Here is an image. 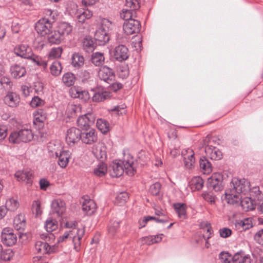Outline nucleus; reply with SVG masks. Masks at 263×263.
<instances>
[{
	"label": "nucleus",
	"mask_w": 263,
	"mask_h": 263,
	"mask_svg": "<svg viewBox=\"0 0 263 263\" xmlns=\"http://www.w3.org/2000/svg\"><path fill=\"white\" fill-rule=\"evenodd\" d=\"M134 158L129 154L125 155L122 161H114L109 170L112 177H119L124 172L129 176L135 174L136 170L134 166Z\"/></svg>",
	"instance_id": "obj_1"
},
{
	"label": "nucleus",
	"mask_w": 263,
	"mask_h": 263,
	"mask_svg": "<svg viewBox=\"0 0 263 263\" xmlns=\"http://www.w3.org/2000/svg\"><path fill=\"white\" fill-rule=\"evenodd\" d=\"M203 145L205 146V153L208 157L212 160H219L222 157L221 151L214 146L216 144L217 139L210 135H208L203 140Z\"/></svg>",
	"instance_id": "obj_2"
},
{
	"label": "nucleus",
	"mask_w": 263,
	"mask_h": 263,
	"mask_svg": "<svg viewBox=\"0 0 263 263\" xmlns=\"http://www.w3.org/2000/svg\"><path fill=\"white\" fill-rule=\"evenodd\" d=\"M231 190L239 195H246L250 190V183L245 179L233 178L231 182Z\"/></svg>",
	"instance_id": "obj_3"
},
{
	"label": "nucleus",
	"mask_w": 263,
	"mask_h": 263,
	"mask_svg": "<svg viewBox=\"0 0 263 263\" xmlns=\"http://www.w3.org/2000/svg\"><path fill=\"white\" fill-rule=\"evenodd\" d=\"M33 136L30 129H24L18 132L12 133L9 137V141L12 143L21 142H27L33 139Z\"/></svg>",
	"instance_id": "obj_4"
},
{
	"label": "nucleus",
	"mask_w": 263,
	"mask_h": 263,
	"mask_svg": "<svg viewBox=\"0 0 263 263\" xmlns=\"http://www.w3.org/2000/svg\"><path fill=\"white\" fill-rule=\"evenodd\" d=\"M77 224L78 222L74 220L68 221L65 224L66 228L72 229V230L74 231L73 232V235H74L72 236V241L75 249H77V248L80 247L81 245L80 240L83 237L85 233V230L84 228H76Z\"/></svg>",
	"instance_id": "obj_5"
},
{
	"label": "nucleus",
	"mask_w": 263,
	"mask_h": 263,
	"mask_svg": "<svg viewBox=\"0 0 263 263\" xmlns=\"http://www.w3.org/2000/svg\"><path fill=\"white\" fill-rule=\"evenodd\" d=\"M53 23L54 19L47 20L46 17H43L36 23L35 29L39 34L45 36L52 30Z\"/></svg>",
	"instance_id": "obj_6"
},
{
	"label": "nucleus",
	"mask_w": 263,
	"mask_h": 263,
	"mask_svg": "<svg viewBox=\"0 0 263 263\" xmlns=\"http://www.w3.org/2000/svg\"><path fill=\"white\" fill-rule=\"evenodd\" d=\"M222 181L223 176L221 173H213L208 179V186L212 188L215 192L220 191L223 189Z\"/></svg>",
	"instance_id": "obj_7"
},
{
	"label": "nucleus",
	"mask_w": 263,
	"mask_h": 263,
	"mask_svg": "<svg viewBox=\"0 0 263 263\" xmlns=\"http://www.w3.org/2000/svg\"><path fill=\"white\" fill-rule=\"evenodd\" d=\"M1 241L6 246H12L16 242L17 236L12 229L5 228L1 232Z\"/></svg>",
	"instance_id": "obj_8"
},
{
	"label": "nucleus",
	"mask_w": 263,
	"mask_h": 263,
	"mask_svg": "<svg viewBox=\"0 0 263 263\" xmlns=\"http://www.w3.org/2000/svg\"><path fill=\"white\" fill-rule=\"evenodd\" d=\"M81 131L74 127L67 129L66 135V141L70 146H73L81 139Z\"/></svg>",
	"instance_id": "obj_9"
},
{
	"label": "nucleus",
	"mask_w": 263,
	"mask_h": 263,
	"mask_svg": "<svg viewBox=\"0 0 263 263\" xmlns=\"http://www.w3.org/2000/svg\"><path fill=\"white\" fill-rule=\"evenodd\" d=\"M123 28L126 34L131 35L140 32L141 24L137 20H130L124 22Z\"/></svg>",
	"instance_id": "obj_10"
},
{
	"label": "nucleus",
	"mask_w": 263,
	"mask_h": 263,
	"mask_svg": "<svg viewBox=\"0 0 263 263\" xmlns=\"http://www.w3.org/2000/svg\"><path fill=\"white\" fill-rule=\"evenodd\" d=\"M95 120L96 118L93 114L87 113L78 118L77 124L83 130L88 129L90 126L94 124Z\"/></svg>",
	"instance_id": "obj_11"
},
{
	"label": "nucleus",
	"mask_w": 263,
	"mask_h": 263,
	"mask_svg": "<svg viewBox=\"0 0 263 263\" xmlns=\"http://www.w3.org/2000/svg\"><path fill=\"white\" fill-rule=\"evenodd\" d=\"M99 79L108 84L114 81L115 74L112 69L107 66L102 67L98 72Z\"/></svg>",
	"instance_id": "obj_12"
},
{
	"label": "nucleus",
	"mask_w": 263,
	"mask_h": 263,
	"mask_svg": "<svg viewBox=\"0 0 263 263\" xmlns=\"http://www.w3.org/2000/svg\"><path fill=\"white\" fill-rule=\"evenodd\" d=\"M83 132H81V139L83 143L91 145L96 142L98 140L97 134L95 129H84Z\"/></svg>",
	"instance_id": "obj_13"
},
{
	"label": "nucleus",
	"mask_w": 263,
	"mask_h": 263,
	"mask_svg": "<svg viewBox=\"0 0 263 263\" xmlns=\"http://www.w3.org/2000/svg\"><path fill=\"white\" fill-rule=\"evenodd\" d=\"M129 55L128 49L123 45H119L116 46L113 51L114 58L119 62L126 60L128 58Z\"/></svg>",
	"instance_id": "obj_14"
},
{
	"label": "nucleus",
	"mask_w": 263,
	"mask_h": 263,
	"mask_svg": "<svg viewBox=\"0 0 263 263\" xmlns=\"http://www.w3.org/2000/svg\"><path fill=\"white\" fill-rule=\"evenodd\" d=\"M15 177L18 181H24L26 184L31 185L33 178V171L30 169H25L22 171H19L15 173Z\"/></svg>",
	"instance_id": "obj_15"
},
{
	"label": "nucleus",
	"mask_w": 263,
	"mask_h": 263,
	"mask_svg": "<svg viewBox=\"0 0 263 263\" xmlns=\"http://www.w3.org/2000/svg\"><path fill=\"white\" fill-rule=\"evenodd\" d=\"M14 52L17 56L24 59H29L33 55L31 48L25 44L16 46L14 49Z\"/></svg>",
	"instance_id": "obj_16"
},
{
	"label": "nucleus",
	"mask_w": 263,
	"mask_h": 263,
	"mask_svg": "<svg viewBox=\"0 0 263 263\" xmlns=\"http://www.w3.org/2000/svg\"><path fill=\"white\" fill-rule=\"evenodd\" d=\"M4 101L6 105L10 107H16L20 104V96L14 92L8 91L4 98Z\"/></svg>",
	"instance_id": "obj_17"
},
{
	"label": "nucleus",
	"mask_w": 263,
	"mask_h": 263,
	"mask_svg": "<svg viewBox=\"0 0 263 263\" xmlns=\"http://www.w3.org/2000/svg\"><path fill=\"white\" fill-rule=\"evenodd\" d=\"M69 93L72 98H79L85 102L90 98L87 91L83 90L82 88L78 86L71 87L69 90Z\"/></svg>",
	"instance_id": "obj_18"
},
{
	"label": "nucleus",
	"mask_w": 263,
	"mask_h": 263,
	"mask_svg": "<svg viewBox=\"0 0 263 263\" xmlns=\"http://www.w3.org/2000/svg\"><path fill=\"white\" fill-rule=\"evenodd\" d=\"M233 263H253L249 254H247L245 251L240 250L234 254L232 258Z\"/></svg>",
	"instance_id": "obj_19"
},
{
	"label": "nucleus",
	"mask_w": 263,
	"mask_h": 263,
	"mask_svg": "<svg viewBox=\"0 0 263 263\" xmlns=\"http://www.w3.org/2000/svg\"><path fill=\"white\" fill-rule=\"evenodd\" d=\"M83 201H82V210L87 215L92 214L96 209V204L95 201L88 197L83 198Z\"/></svg>",
	"instance_id": "obj_20"
},
{
	"label": "nucleus",
	"mask_w": 263,
	"mask_h": 263,
	"mask_svg": "<svg viewBox=\"0 0 263 263\" xmlns=\"http://www.w3.org/2000/svg\"><path fill=\"white\" fill-rule=\"evenodd\" d=\"M35 249L37 253L41 254H50L55 251L54 246L51 247L46 242L42 241L36 242Z\"/></svg>",
	"instance_id": "obj_21"
},
{
	"label": "nucleus",
	"mask_w": 263,
	"mask_h": 263,
	"mask_svg": "<svg viewBox=\"0 0 263 263\" xmlns=\"http://www.w3.org/2000/svg\"><path fill=\"white\" fill-rule=\"evenodd\" d=\"M111 97L110 93L102 88H97L92 96V100L94 102H103Z\"/></svg>",
	"instance_id": "obj_22"
},
{
	"label": "nucleus",
	"mask_w": 263,
	"mask_h": 263,
	"mask_svg": "<svg viewBox=\"0 0 263 263\" xmlns=\"http://www.w3.org/2000/svg\"><path fill=\"white\" fill-rule=\"evenodd\" d=\"M96 44L98 45H104L109 40V34L101 29H97L94 35Z\"/></svg>",
	"instance_id": "obj_23"
},
{
	"label": "nucleus",
	"mask_w": 263,
	"mask_h": 263,
	"mask_svg": "<svg viewBox=\"0 0 263 263\" xmlns=\"http://www.w3.org/2000/svg\"><path fill=\"white\" fill-rule=\"evenodd\" d=\"M92 153L98 160L103 161L107 158L106 147L103 144L96 145L92 148Z\"/></svg>",
	"instance_id": "obj_24"
},
{
	"label": "nucleus",
	"mask_w": 263,
	"mask_h": 263,
	"mask_svg": "<svg viewBox=\"0 0 263 263\" xmlns=\"http://www.w3.org/2000/svg\"><path fill=\"white\" fill-rule=\"evenodd\" d=\"M51 208L53 213H56L58 216H60L65 211V203L60 199L54 200L51 204Z\"/></svg>",
	"instance_id": "obj_25"
},
{
	"label": "nucleus",
	"mask_w": 263,
	"mask_h": 263,
	"mask_svg": "<svg viewBox=\"0 0 263 263\" xmlns=\"http://www.w3.org/2000/svg\"><path fill=\"white\" fill-rule=\"evenodd\" d=\"M92 12L88 9L79 10L75 14L76 20L80 23H84L86 20L90 19L92 16Z\"/></svg>",
	"instance_id": "obj_26"
},
{
	"label": "nucleus",
	"mask_w": 263,
	"mask_h": 263,
	"mask_svg": "<svg viewBox=\"0 0 263 263\" xmlns=\"http://www.w3.org/2000/svg\"><path fill=\"white\" fill-rule=\"evenodd\" d=\"M71 64L76 69L81 68L84 64V57L79 52H74L71 58Z\"/></svg>",
	"instance_id": "obj_27"
},
{
	"label": "nucleus",
	"mask_w": 263,
	"mask_h": 263,
	"mask_svg": "<svg viewBox=\"0 0 263 263\" xmlns=\"http://www.w3.org/2000/svg\"><path fill=\"white\" fill-rule=\"evenodd\" d=\"M11 74L14 78H20L26 73L25 68L23 66L15 64L10 68Z\"/></svg>",
	"instance_id": "obj_28"
},
{
	"label": "nucleus",
	"mask_w": 263,
	"mask_h": 263,
	"mask_svg": "<svg viewBox=\"0 0 263 263\" xmlns=\"http://www.w3.org/2000/svg\"><path fill=\"white\" fill-rule=\"evenodd\" d=\"M235 226L239 231H246L253 227L251 220L250 218H245L243 220L236 221Z\"/></svg>",
	"instance_id": "obj_29"
},
{
	"label": "nucleus",
	"mask_w": 263,
	"mask_h": 263,
	"mask_svg": "<svg viewBox=\"0 0 263 263\" xmlns=\"http://www.w3.org/2000/svg\"><path fill=\"white\" fill-rule=\"evenodd\" d=\"M13 226L14 228L18 231L24 230L26 227V219L23 214H19L15 217Z\"/></svg>",
	"instance_id": "obj_30"
},
{
	"label": "nucleus",
	"mask_w": 263,
	"mask_h": 263,
	"mask_svg": "<svg viewBox=\"0 0 263 263\" xmlns=\"http://www.w3.org/2000/svg\"><path fill=\"white\" fill-rule=\"evenodd\" d=\"M55 156L59 157L58 164L62 168H65L69 162L70 154L68 151H63L61 152L60 155L55 152Z\"/></svg>",
	"instance_id": "obj_31"
},
{
	"label": "nucleus",
	"mask_w": 263,
	"mask_h": 263,
	"mask_svg": "<svg viewBox=\"0 0 263 263\" xmlns=\"http://www.w3.org/2000/svg\"><path fill=\"white\" fill-rule=\"evenodd\" d=\"M240 202L242 209L246 212L252 211L256 208V203L250 197L241 198Z\"/></svg>",
	"instance_id": "obj_32"
},
{
	"label": "nucleus",
	"mask_w": 263,
	"mask_h": 263,
	"mask_svg": "<svg viewBox=\"0 0 263 263\" xmlns=\"http://www.w3.org/2000/svg\"><path fill=\"white\" fill-rule=\"evenodd\" d=\"M226 198L228 201V203L230 204H237L240 202L242 197H240V195L237 194L236 193L233 192L230 189V193L227 191L226 193Z\"/></svg>",
	"instance_id": "obj_33"
},
{
	"label": "nucleus",
	"mask_w": 263,
	"mask_h": 263,
	"mask_svg": "<svg viewBox=\"0 0 263 263\" xmlns=\"http://www.w3.org/2000/svg\"><path fill=\"white\" fill-rule=\"evenodd\" d=\"M48 41L52 44H59L63 37L58 30H51L48 34Z\"/></svg>",
	"instance_id": "obj_34"
},
{
	"label": "nucleus",
	"mask_w": 263,
	"mask_h": 263,
	"mask_svg": "<svg viewBox=\"0 0 263 263\" xmlns=\"http://www.w3.org/2000/svg\"><path fill=\"white\" fill-rule=\"evenodd\" d=\"M200 169L204 174H210L212 171V166L211 162L205 157H202L199 160Z\"/></svg>",
	"instance_id": "obj_35"
},
{
	"label": "nucleus",
	"mask_w": 263,
	"mask_h": 263,
	"mask_svg": "<svg viewBox=\"0 0 263 263\" xmlns=\"http://www.w3.org/2000/svg\"><path fill=\"white\" fill-rule=\"evenodd\" d=\"M204 181L200 176L193 178L190 182V186L193 191H199L203 186Z\"/></svg>",
	"instance_id": "obj_36"
},
{
	"label": "nucleus",
	"mask_w": 263,
	"mask_h": 263,
	"mask_svg": "<svg viewBox=\"0 0 263 263\" xmlns=\"http://www.w3.org/2000/svg\"><path fill=\"white\" fill-rule=\"evenodd\" d=\"M76 79V77L73 73L68 72L63 76L62 81L64 85L70 87L74 84Z\"/></svg>",
	"instance_id": "obj_37"
},
{
	"label": "nucleus",
	"mask_w": 263,
	"mask_h": 263,
	"mask_svg": "<svg viewBox=\"0 0 263 263\" xmlns=\"http://www.w3.org/2000/svg\"><path fill=\"white\" fill-rule=\"evenodd\" d=\"M58 31L62 36L69 34L72 30V26L66 22L61 23L58 27Z\"/></svg>",
	"instance_id": "obj_38"
},
{
	"label": "nucleus",
	"mask_w": 263,
	"mask_h": 263,
	"mask_svg": "<svg viewBox=\"0 0 263 263\" xmlns=\"http://www.w3.org/2000/svg\"><path fill=\"white\" fill-rule=\"evenodd\" d=\"M104 54L103 53L96 52L93 53L91 55V61L96 66L103 65L104 62Z\"/></svg>",
	"instance_id": "obj_39"
},
{
	"label": "nucleus",
	"mask_w": 263,
	"mask_h": 263,
	"mask_svg": "<svg viewBox=\"0 0 263 263\" xmlns=\"http://www.w3.org/2000/svg\"><path fill=\"white\" fill-rule=\"evenodd\" d=\"M96 125L98 129L104 134H106L109 130V124L104 119H98Z\"/></svg>",
	"instance_id": "obj_40"
},
{
	"label": "nucleus",
	"mask_w": 263,
	"mask_h": 263,
	"mask_svg": "<svg viewBox=\"0 0 263 263\" xmlns=\"http://www.w3.org/2000/svg\"><path fill=\"white\" fill-rule=\"evenodd\" d=\"M107 165L105 163L100 162L96 168H94V174L98 177H103L107 173Z\"/></svg>",
	"instance_id": "obj_41"
},
{
	"label": "nucleus",
	"mask_w": 263,
	"mask_h": 263,
	"mask_svg": "<svg viewBox=\"0 0 263 263\" xmlns=\"http://www.w3.org/2000/svg\"><path fill=\"white\" fill-rule=\"evenodd\" d=\"M35 65L46 70L47 67V61L43 58L33 54L30 59Z\"/></svg>",
	"instance_id": "obj_42"
},
{
	"label": "nucleus",
	"mask_w": 263,
	"mask_h": 263,
	"mask_svg": "<svg viewBox=\"0 0 263 263\" xmlns=\"http://www.w3.org/2000/svg\"><path fill=\"white\" fill-rule=\"evenodd\" d=\"M174 208L180 218L185 219L186 217L185 205L183 203H176L174 204Z\"/></svg>",
	"instance_id": "obj_43"
},
{
	"label": "nucleus",
	"mask_w": 263,
	"mask_h": 263,
	"mask_svg": "<svg viewBox=\"0 0 263 263\" xmlns=\"http://www.w3.org/2000/svg\"><path fill=\"white\" fill-rule=\"evenodd\" d=\"M34 124L37 122L43 123L46 119V113L43 109H39L33 113Z\"/></svg>",
	"instance_id": "obj_44"
},
{
	"label": "nucleus",
	"mask_w": 263,
	"mask_h": 263,
	"mask_svg": "<svg viewBox=\"0 0 263 263\" xmlns=\"http://www.w3.org/2000/svg\"><path fill=\"white\" fill-rule=\"evenodd\" d=\"M62 70L61 63L58 61H54L50 67V73L52 76H59Z\"/></svg>",
	"instance_id": "obj_45"
},
{
	"label": "nucleus",
	"mask_w": 263,
	"mask_h": 263,
	"mask_svg": "<svg viewBox=\"0 0 263 263\" xmlns=\"http://www.w3.org/2000/svg\"><path fill=\"white\" fill-rule=\"evenodd\" d=\"M83 49L87 52L93 51L95 49V44L93 41L89 37H86L84 39L83 42Z\"/></svg>",
	"instance_id": "obj_46"
},
{
	"label": "nucleus",
	"mask_w": 263,
	"mask_h": 263,
	"mask_svg": "<svg viewBox=\"0 0 263 263\" xmlns=\"http://www.w3.org/2000/svg\"><path fill=\"white\" fill-rule=\"evenodd\" d=\"M5 206L8 211H14L18 208L19 202L14 198H9L6 201Z\"/></svg>",
	"instance_id": "obj_47"
},
{
	"label": "nucleus",
	"mask_w": 263,
	"mask_h": 263,
	"mask_svg": "<svg viewBox=\"0 0 263 263\" xmlns=\"http://www.w3.org/2000/svg\"><path fill=\"white\" fill-rule=\"evenodd\" d=\"M163 234L157 235L155 236H149L143 238V240L148 245H151L155 243H158L162 240V236Z\"/></svg>",
	"instance_id": "obj_48"
},
{
	"label": "nucleus",
	"mask_w": 263,
	"mask_h": 263,
	"mask_svg": "<svg viewBox=\"0 0 263 263\" xmlns=\"http://www.w3.org/2000/svg\"><path fill=\"white\" fill-rule=\"evenodd\" d=\"M113 27L114 26L111 22L109 21L108 19L104 18L102 20L101 25L99 29L109 34V32L112 30Z\"/></svg>",
	"instance_id": "obj_49"
},
{
	"label": "nucleus",
	"mask_w": 263,
	"mask_h": 263,
	"mask_svg": "<svg viewBox=\"0 0 263 263\" xmlns=\"http://www.w3.org/2000/svg\"><path fill=\"white\" fill-rule=\"evenodd\" d=\"M45 228L47 232H52L58 228V222L55 220L48 219L46 221Z\"/></svg>",
	"instance_id": "obj_50"
},
{
	"label": "nucleus",
	"mask_w": 263,
	"mask_h": 263,
	"mask_svg": "<svg viewBox=\"0 0 263 263\" xmlns=\"http://www.w3.org/2000/svg\"><path fill=\"white\" fill-rule=\"evenodd\" d=\"M63 52V48L61 47H53L51 48L48 54L49 58L57 59L60 58Z\"/></svg>",
	"instance_id": "obj_51"
},
{
	"label": "nucleus",
	"mask_w": 263,
	"mask_h": 263,
	"mask_svg": "<svg viewBox=\"0 0 263 263\" xmlns=\"http://www.w3.org/2000/svg\"><path fill=\"white\" fill-rule=\"evenodd\" d=\"M134 12V10L132 9H123L120 13V17L124 20L125 22L133 20L132 17Z\"/></svg>",
	"instance_id": "obj_52"
},
{
	"label": "nucleus",
	"mask_w": 263,
	"mask_h": 263,
	"mask_svg": "<svg viewBox=\"0 0 263 263\" xmlns=\"http://www.w3.org/2000/svg\"><path fill=\"white\" fill-rule=\"evenodd\" d=\"M13 256V253L12 250L10 249L3 250L2 249V252L0 254V259L5 261L10 260Z\"/></svg>",
	"instance_id": "obj_53"
},
{
	"label": "nucleus",
	"mask_w": 263,
	"mask_h": 263,
	"mask_svg": "<svg viewBox=\"0 0 263 263\" xmlns=\"http://www.w3.org/2000/svg\"><path fill=\"white\" fill-rule=\"evenodd\" d=\"M120 228V222L114 221L109 225L108 231V233L112 236H114L119 230Z\"/></svg>",
	"instance_id": "obj_54"
},
{
	"label": "nucleus",
	"mask_w": 263,
	"mask_h": 263,
	"mask_svg": "<svg viewBox=\"0 0 263 263\" xmlns=\"http://www.w3.org/2000/svg\"><path fill=\"white\" fill-rule=\"evenodd\" d=\"M161 188V184L160 183L157 182L150 186L149 192L152 195L154 196H157L160 193Z\"/></svg>",
	"instance_id": "obj_55"
},
{
	"label": "nucleus",
	"mask_w": 263,
	"mask_h": 263,
	"mask_svg": "<svg viewBox=\"0 0 263 263\" xmlns=\"http://www.w3.org/2000/svg\"><path fill=\"white\" fill-rule=\"evenodd\" d=\"M129 196L127 192H121L116 197L117 202L120 205L124 204L128 199Z\"/></svg>",
	"instance_id": "obj_56"
},
{
	"label": "nucleus",
	"mask_w": 263,
	"mask_h": 263,
	"mask_svg": "<svg viewBox=\"0 0 263 263\" xmlns=\"http://www.w3.org/2000/svg\"><path fill=\"white\" fill-rule=\"evenodd\" d=\"M1 84L6 89H11L13 86V83L10 79L7 77H3L0 80Z\"/></svg>",
	"instance_id": "obj_57"
},
{
	"label": "nucleus",
	"mask_w": 263,
	"mask_h": 263,
	"mask_svg": "<svg viewBox=\"0 0 263 263\" xmlns=\"http://www.w3.org/2000/svg\"><path fill=\"white\" fill-rule=\"evenodd\" d=\"M30 104L31 107L35 108L43 105L44 101L38 96H35L32 99Z\"/></svg>",
	"instance_id": "obj_58"
},
{
	"label": "nucleus",
	"mask_w": 263,
	"mask_h": 263,
	"mask_svg": "<svg viewBox=\"0 0 263 263\" xmlns=\"http://www.w3.org/2000/svg\"><path fill=\"white\" fill-rule=\"evenodd\" d=\"M125 5L133 10H136L139 8L138 0H125Z\"/></svg>",
	"instance_id": "obj_59"
},
{
	"label": "nucleus",
	"mask_w": 263,
	"mask_h": 263,
	"mask_svg": "<svg viewBox=\"0 0 263 263\" xmlns=\"http://www.w3.org/2000/svg\"><path fill=\"white\" fill-rule=\"evenodd\" d=\"M232 256L227 252H221L219 254V259L223 263H231Z\"/></svg>",
	"instance_id": "obj_60"
},
{
	"label": "nucleus",
	"mask_w": 263,
	"mask_h": 263,
	"mask_svg": "<svg viewBox=\"0 0 263 263\" xmlns=\"http://www.w3.org/2000/svg\"><path fill=\"white\" fill-rule=\"evenodd\" d=\"M182 155L183 157V159H195L194 152L193 150L191 148L183 150Z\"/></svg>",
	"instance_id": "obj_61"
},
{
	"label": "nucleus",
	"mask_w": 263,
	"mask_h": 263,
	"mask_svg": "<svg viewBox=\"0 0 263 263\" xmlns=\"http://www.w3.org/2000/svg\"><path fill=\"white\" fill-rule=\"evenodd\" d=\"M202 197L203 198L209 202L211 204H214L215 203V197L213 194L209 193H203L202 194Z\"/></svg>",
	"instance_id": "obj_62"
},
{
	"label": "nucleus",
	"mask_w": 263,
	"mask_h": 263,
	"mask_svg": "<svg viewBox=\"0 0 263 263\" xmlns=\"http://www.w3.org/2000/svg\"><path fill=\"white\" fill-rule=\"evenodd\" d=\"M220 236L222 238H227L232 234V231L228 228H223L219 230Z\"/></svg>",
	"instance_id": "obj_63"
},
{
	"label": "nucleus",
	"mask_w": 263,
	"mask_h": 263,
	"mask_svg": "<svg viewBox=\"0 0 263 263\" xmlns=\"http://www.w3.org/2000/svg\"><path fill=\"white\" fill-rule=\"evenodd\" d=\"M254 238L258 243L263 245V229L258 231L255 234Z\"/></svg>",
	"instance_id": "obj_64"
}]
</instances>
